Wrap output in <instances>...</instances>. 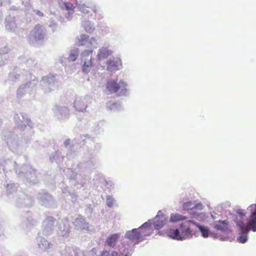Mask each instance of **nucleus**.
I'll list each match as a JSON object with an SVG mask.
<instances>
[{"mask_svg": "<svg viewBox=\"0 0 256 256\" xmlns=\"http://www.w3.org/2000/svg\"><path fill=\"white\" fill-rule=\"evenodd\" d=\"M194 226H196V222L187 220L180 224V230L170 229L167 231L166 234L168 237L176 240L190 238L196 234Z\"/></svg>", "mask_w": 256, "mask_h": 256, "instance_id": "1", "label": "nucleus"}, {"mask_svg": "<svg viewBox=\"0 0 256 256\" xmlns=\"http://www.w3.org/2000/svg\"><path fill=\"white\" fill-rule=\"evenodd\" d=\"M248 208L250 212V214L246 224H245L242 222H240L237 224L241 231L237 240L242 244L245 243L248 240V234L250 230L256 232V203L250 205Z\"/></svg>", "mask_w": 256, "mask_h": 256, "instance_id": "2", "label": "nucleus"}, {"mask_svg": "<svg viewBox=\"0 0 256 256\" xmlns=\"http://www.w3.org/2000/svg\"><path fill=\"white\" fill-rule=\"evenodd\" d=\"M127 84L123 80L118 82V80H110L106 84L108 90L110 94H115L116 96H124L126 92Z\"/></svg>", "mask_w": 256, "mask_h": 256, "instance_id": "3", "label": "nucleus"}, {"mask_svg": "<svg viewBox=\"0 0 256 256\" xmlns=\"http://www.w3.org/2000/svg\"><path fill=\"white\" fill-rule=\"evenodd\" d=\"M92 50H86L82 53V60L84 62L82 66V71L88 73L92 66Z\"/></svg>", "mask_w": 256, "mask_h": 256, "instance_id": "4", "label": "nucleus"}, {"mask_svg": "<svg viewBox=\"0 0 256 256\" xmlns=\"http://www.w3.org/2000/svg\"><path fill=\"white\" fill-rule=\"evenodd\" d=\"M144 224L140 228V230L134 228L130 231H128L126 234V237L132 240H141L142 236H145V230H144Z\"/></svg>", "mask_w": 256, "mask_h": 256, "instance_id": "5", "label": "nucleus"}, {"mask_svg": "<svg viewBox=\"0 0 256 256\" xmlns=\"http://www.w3.org/2000/svg\"><path fill=\"white\" fill-rule=\"evenodd\" d=\"M74 106L78 111H84L87 108L86 100L82 98H76L74 102Z\"/></svg>", "mask_w": 256, "mask_h": 256, "instance_id": "6", "label": "nucleus"}, {"mask_svg": "<svg viewBox=\"0 0 256 256\" xmlns=\"http://www.w3.org/2000/svg\"><path fill=\"white\" fill-rule=\"evenodd\" d=\"M44 30L42 26L40 24H36L30 32V35L36 40H41L43 38Z\"/></svg>", "mask_w": 256, "mask_h": 256, "instance_id": "7", "label": "nucleus"}, {"mask_svg": "<svg viewBox=\"0 0 256 256\" xmlns=\"http://www.w3.org/2000/svg\"><path fill=\"white\" fill-rule=\"evenodd\" d=\"M107 64V68L110 71L118 70L122 65L120 60H109Z\"/></svg>", "mask_w": 256, "mask_h": 256, "instance_id": "8", "label": "nucleus"}, {"mask_svg": "<svg viewBox=\"0 0 256 256\" xmlns=\"http://www.w3.org/2000/svg\"><path fill=\"white\" fill-rule=\"evenodd\" d=\"M111 54L112 52L110 50H108L106 48H102L98 52L97 58L99 60L106 58Z\"/></svg>", "mask_w": 256, "mask_h": 256, "instance_id": "9", "label": "nucleus"}, {"mask_svg": "<svg viewBox=\"0 0 256 256\" xmlns=\"http://www.w3.org/2000/svg\"><path fill=\"white\" fill-rule=\"evenodd\" d=\"M120 236L119 234H114L110 236L106 240L107 244L110 246H114L120 238Z\"/></svg>", "mask_w": 256, "mask_h": 256, "instance_id": "10", "label": "nucleus"}, {"mask_svg": "<svg viewBox=\"0 0 256 256\" xmlns=\"http://www.w3.org/2000/svg\"><path fill=\"white\" fill-rule=\"evenodd\" d=\"M166 222L167 220L164 216L156 218L154 225L155 228L158 230L166 224Z\"/></svg>", "mask_w": 256, "mask_h": 256, "instance_id": "11", "label": "nucleus"}, {"mask_svg": "<svg viewBox=\"0 0 256 256\" xmlns=\"http://www.w3.org/2000/svg\"><path fill=\"white\" fill-rule=\"evenodd\" d=\"M214 228L222 231H225L228 229V222L226 220H219L214 226Z\"/></svg>", "mask_w": 256, "mask_h": 256, "instance_id": "12", "label": "nucleus"}, {"mask_svg": "<svg viewBox=\"0 0 256 256\" xmlns=\"http://www.w3.org/2000/svg\"><path fill=\"white\" fill-rule=\"evenodd\" d=\"M196 227L198 228L203 237L207 238L208 236L210 230L208 228L200 226L197 223H196Z\"/></svg>", "mask_w": 256, "mask_h": 256, "instance_id": "13", "label": "nucleus"}, {"mask_svg": "<svg viewBox=\"0 0 256 256\" xmlns=\"http://www.w3.org/2000/svg\"><path fill=\"white\" fill-rule=\"evenodd\" d=\"M186 219V216L178 214H172L170 218V220L172 222H177Z\"/></svg>", "mask_w": 256, "mask_h": 256, "instance_id": "14", "label": "nucleus"}, {"mask_svg": "<svg viewBox=\"0 0 256 256\" xmlns=\"http://www.w3.org/2000/svg\"><path fill=\"white\" fill-rule=\"evenodd\" d=\"M88 36L86 34H82L78 38L77 44L79 46L85 45L88 42Z\"/></svg>", "mask_w": 256, "mask_h": 256, "instance_id": "15", "label": "nucleus"}, {"mask_svg": "<svg viewBox=\"0 0 256 256\" xmlns=\"http://www.w3.org/2000/svg\"><path fill=\"white\" fill-rule=\"evenodd\" d=\"M84 220L82 218H78L76 219L75 222L76 224V226L78 225V224L80 222H84L82 224V226H80V229L81 230H87L88 228V224L84 222Z\"/></svg>", "mask_w": 256, "mask_h": 256, "instance_id": "16", "label": "nucleus"}, {"mask_svg": "<svg viewBox=\"0 0 256 256\" xmlns=\"http://www.w3.org/2000/svg\"><path fill=\"white\" fill-rule=\"evenodd\" d=\"M182 208L185 210L194 209L193 203L192 202L184 203L182 205Z\"/></svg>", "mask_w": 256, "mask_h": 256, "instance_id": "17", "label": "nucleus"}, {"mask_svg": "<svg viewBox=\"0 0 256 256\" xmlns=\"http://www.w3.org/2000/svg\"><path fill=\"white\" fill-rule=\"evenodd\" d=\"M64 5L66 6V8L69 10H73L74 8V6L72 4L69 3V2H66L64 3Z\"/></svg>", "mask_w": 256, "mask_h": 256, "instance_id": "18", "label": "nucleus"}, {"mask_svg": "<svg viewBox=\"0 0 256 256\" xmlns=\"http://www.w3.org/2000/svg\"><path fill=\"white\" fill-rule=\"evenodd\" d=\"M193 207H194V209H196V210H201L202 209V204H193Z\"/></svg>", "mask_w": 256, "mask_h": 256, "instance_id": "19", "label": "nucleus"}, {"mask_svg": "<svg viewBox=\"0 0 256 256\" xmlns=\"http://www.w3.org/2000/svg\"><path fill=\"white\" fill-rule=\"evenodd\" d=\"M78 55L74 54H70L69 56L70 60L72 61L75 60L76 59Z\"/></svg>", "mask_w": 256, "mask_h": 256, "instance_id": "20", "label": "nucleus"}, {"mask_svg": "<svg viewBox=\"0 0 256 256\" xmlns=\"http://www.w3.org/2000/svg\"><path fill=\"white\" fill-rule=\"evenodd\" d=\"M90 42L91 44H94V46L93 47L94 48H96V44H97V43L95 40V39L94 38H91L90 40Z\"/></svg>", "mask_w": 256, "mask_h": 256, "instance_id": "21", "label": "nucleus"}, {"mask_svg": "<svg viewBox=\"0 0 256 256\" xmlns=\"http://www.w3.org/2000/svg\"><path fill=\"white\" fill-rule=\"evenodd\" d=\"M110 253L107 250L103 251L100 256H109Z\"/></svg>", "mask_w": 256, "mask_h": 256, "instance_id": "22", "label": "nucleus"}, {"mask_svg": "<svg viewBox=\"0 0 256 256\" xmlns=\"http://www.w3.org/2000/svg\"><path fill=\"white\" fill-rule=\"evenodd\" d=\"M109 256H118V252L116 251H112L110 254Z\"/></svg>", "mask_w": 256, "mask_h": 256, "instance_id": "23", "label": "nucleus"}, {"mask_svg": "<svg viewBox=\"0 0 256 256\" xmlns=\"http://www.w3.org/2000/svg\"><path fill=\"white\" fill-rule=\"evenodd\" d=\"M36 14L37 15L39 16H44L43 13L40 10H38L36 11Z\"/></svg>", "mask_w": 256, "mask_h": 256, "instance_id": "24", "label": "nucleus"}, {"mask_svg": "<svg viewBox=\"0 0 256 256\" xmlns=\"http://www.w3.org/2000/svg\"><path fill=\"white\" fill-rule=\"evenodd\" d=\"M238 214L240 216H246V214L244 212L242 211L241 210H240L238 212Z\"/></svg>", "mask_w": 256, "mask_h": 256, "instance_id": "25", "label": "nucleus"}, {"mask_svg": "<svg viewBox=\"0 0 256 256\" xmlns=\"http://www.w3.org/2000/svg\"><path fill=\"white\" fill-rule=\"evenodd\" d=\"M69 144H70V140H66L64 142L66 146H67Z\"/></svg>", "mask_w": 256, "mask_h": 256, "instance_id": "26", "label": "nucleus"}, {"mask_svg": "<svg viewBox=\"0 0 256 256\" xmlns=\"http://www.w3.org/2000/svg\"><path fill=\"white\" fill-rule=\"evenodd\" d=\"M2 0H0V6H2Z\"/></svg>", "mask_w": 256, "mask_h": 256, "instance_id": "27", "label": "nucleus"}, {"mask_svg": "<svg viewBox=\"0 0 256 256\" xmlns=\"http://www.w3.org/2000/svg\"><path fill=\"white\" fill-rule=\"evenodd\" d=\"M124 256H128V254H126Z\"/></svg>", "mask_w": 256, "mask_h": 256, "instance_id": "28", "label": "nucleus"}]
</instances>
